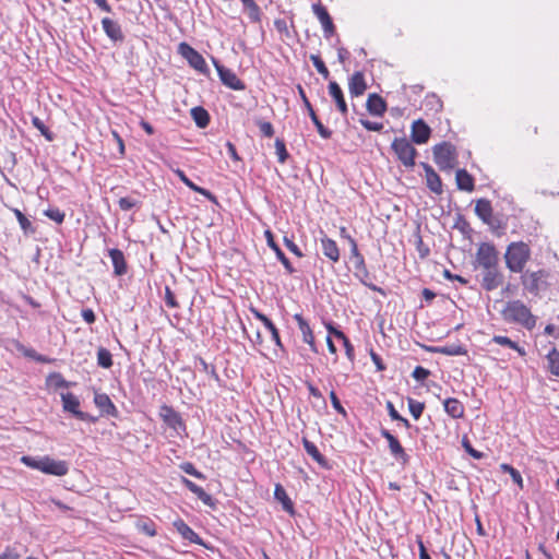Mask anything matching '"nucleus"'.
Instances as JSON below:
<instances>
[{
    "mask_svg": "<svg viewBox=\"0 0 559 559\" xmlns=\"http://www.w3.org/2000/svg\"><path fill=\"white\" fill-rule=\"evenodd\" d=\"M501 316L506 322L520 324L528 330L536 324V318L521 300L508 301L501 310Z\"/></svg>",
    "mask_w": 559,
    "mask_h": 559,
    "instance_id": "1",
    "label": "nucleus"
},
{
    "mask_svg": "<svg viewBox=\"0 0 559 559\" xmlns=\"http://www.w3.org/2000/svg\"><path fill=\"white\" fill-rule=\"evenodd\" d=\"M21 462L29 468L40 471L48 475L64 476L69 472V464L66 461L55 460L49 455L40 457L23 455Z\"/></svg>",
    "mask_w": 559,
    "mask_h": 559,
    "instance_id": "2",
    "label": "nucleus"
},
{
    "mask_svg": "<svg viewBox=\"0 0 559 559\" xmlns=\"http://www.w3.org/2000/svg\"><path fill=\"white\" fill-rule=\"evenodd\" d=\"M506 265L513 273H522L531 259V248L523 241L511 242L504 253Z\"/></svg>",
    "mask_w": 559,
    "mask_h": 559,
    "instance_id": "3",
    "label": "nucleus"
},
{
    "mask_svg": "<svg viewBox=\"0 0 559 559\" xmlns=\"http://www.w3.org/2000/svg\"><path fill=\"white\" fill-rule=\"evenodd\" d=\"M391 148L404 167L413 168L415 166L417 151L405 136L395 138L391 144Z\"/></svg>",
    "mask_w": 559,
    "mask_h": 559,
    "instance_id": "4",
    "label": "nucleus"
},
{
    "mask_svg": "<svg viewBox=\"0 0 559 559\" xmlns=\"http://www.w3.org/2000/svg\"><path fill=\"white\" fill-rule=\"evenodd\" d=\"M433 159L442 170H450L456 163V150L449 142H442L432 147Z\"/></svg>",
    "mask_w": 559,
    "mask_h": 559,
    "instance_id": "5",
    "label": "nucleus"
},
{
    "mask_svg": "<svg viewBox=\"0 0 559 559\" xmlns=\"http://www.w3.org/2000/svg\"><path fill=\"white\" fill-rule=\"evenodd\" d=\"M547 277L548 272L545 270L534 272L526 271L521 276V281L528 293L538 295L542 290H545L548 287Z\"/></svg>",
    "mask_w": 559,
    "mask_h": 559,
    "instance_id": "6",
    "label": "nucleus"
},
{
    "mask_svg": "<svg viewBox=\"0 0 559 559\" xmlns=\"http://www.w3.org/2000/svg\"><path fill=\"white\" fill-rule=\"evenodd\" d=\"M178 52L188 61L189 66L202 74L209 73L203 56L187 43H180Z\"/></svg>",
    "mask_w": 559,
    "mask_h": 559,
    "instance_id": "7",
    "label": "nucleus"
},
{
    "mask_svg": "<svg viewBox=\"0 0 559 559\" xmlns=\"http://www.w3.org/2000/svg\"><path fill=\"white\" fill-rule=\"evenodd\" d=\"M476 266L481 269H491L498 266V252L493 245L483 242L476 252Z\"/></svg>",
    "mask_w": 559,
    "mask_h": 559,
    "instance_id": "8",
    "label": "nucleus"
},
{
    "mask_svg": "<svg viewBox=\"0 0 559 559\" xmlns=\"http://www.w3.org/2000/svg\"><path fill=\"white\" fill-rule=\"evenodd\" d=\"M213 63L224 85L235 91L245 90V84L238 79L234 71L222 66L216 59H213Z\"/></svg>",
    "mask_w": 559,
    "mask_h": 559,
    "instance_id": "9",
    "label": "nucleus"
},
{
    "mask_svg": "<svg viewBox=\"0 0 559 559\" xmlns=\"http://www.w3.org/2000/svg\"><path fill=\"white\" fill-rule=\"evenodd\" d=\"M380 435L388 441L391 454L403 465L408 462L409 456L401 445L400 441L386 429H381Z\"/></svg>",
    "mask_w": 559,
    "mask_h": 559,
    "instance_id": "10",
    "label": "nucleus"
},
{
    "mask_svg": "<svg viewBox=\"0 0 559 559\" xmlns=\"http://www.w3.org/2000/svg\"><path fill=\"white\" fill-rule=\"evenodd\" d=\"M481 286L484 289L490 292L498 288L503 282V275L498 266L491 269H481Z\"/></svg>",
    "mask_w": 559,
    "mask_h": 559,
    "instance_id": "11",
    "label": "nucleus"
},
{
    "mask_svg": "<svg viewBox=\"0 0 559 559\" xmlns=\"http://www.w3.org/2000/svg\"><path fill=\"white\" fill-rule=\"evenodd\" d=\"M430 134L431 129L423 119H417L412 123L411 139L413 143L418 145L425 144L428 142Z\"/></svg>",
    "mask_w": 559,
    "mask_h": 559,
    "instance_id": "12",
    "label": "nucleus"
},
{
    "mask_svg": "<svg viewBox=\"0 0 559 559\" xmlns=\"http://www.w3.org/2000/svg\"><path fill=\"white\" fill-rule=\"evenodd\" d=\"M61 401L66 412L73 414L78 419L87 418V413L80 411V401L73 393H61Z\"/></svg>",
    "mask_w": 559,
    "mask_h": 559,
    "instance_id": "13",
    "label": "nucleus"
},
{
    "mask_svg": "<svg viewBox=\"0 0 559 559\" xmlns=\"http://www.w3.org/2000/svg\"><path fill=\"white\" fill-rule=\"evenodd\" d=\"M160 417L164 423L171 429L179 431L185 430V424L180 415L170 406L164 405L160 408Z\"/></svg>",
    "mask_w": 559,
    "mask_h": 559,
    "instance_id": "14",
    "label": "nucleus"
},
{
    "mask_svg": "<svg viewBox=\"0 0 559 559\" xmlns=\"http://www.w3.org/2000/svg\"><path fill=\"white\" fill-rule=\"evenodd\" d=\"M102 26L107 37L114 43H122L124 40V34L121 29L120 24L109 17L102 20Z\"/></svg>",
    "mask_w": 559,
    "mask_h": 559,
    "instance_id": "15",
    "label": "nucleus"
},
{
    "mask_svg": "<svg viewBox=\"0 0 559 559\" xmlns=\"http://www.w3.org/2000/svg\"><path fill=\"white\" fill-rule=\"evenodd\" d=\"M312 11L322 25V28L324 31V36L325 37L332 36L334 34V25H333L332 19L330 16L329 12L326 11V9L324 7H322L321 4L317 3V4L312 5Z\"/></svg>",
    "mask_w": 559,
    "mask_h": 559,
    "instance_id": "16",
    "label": "nucleus"
},
{
    "mask_svg": "<svg viewBox=\"0 0 559 559\" xmlns=\"http://www.w3.org/2000/svg\"><path fill=\"white\" fill-rule=\"evenodd\" d=\"M294 319L297 322L298 328L302 334V341L310 346V349L313 353H318V349H317V346L314 343V336H313L312 330H311L310 325L308 324V322L304 319V317L300 313H296L294 316Z\"/></svg>",
    "mask_w": 559,
    "mask_h": 559,
    "instance_id": "17",
    "label": "nucleus"
},
{
    "mask_svg": "<svg viewBox=\"0 0 559 559\" xmlns=\"http://www.w3.org/2000/svg\"><path fill=\"white\" fill-rule=\"evenodd\" d=\"M328 88H329V94L334 99L340 112L343 116H346L348 112V108H347V104L345 102L344 94H343L341 86L336 82L331 81L329 83Z\"/></svg>",
    "mask_w": 559,
    "mask_h": 559,
    "instance_id": "18",
    "label": "nucleus"
},
{
    "mask_svg": "<svg viewBox=\"0 0 559 559\" xmlns=\"http://www.w3.org/2000/svg\"><path fill=\"white\" fill-rule=\"evenodd\" d=\"M421 166L425 170L427 187L435 193H441L442 182L439 175L433 170V168L430 165L423 163Z\"/></svg>",
    "mask_w": 559,
    "mask_h": 559,
    "instance_id": "19",
    "label": "nucleus"
},
{
    "mask_svg": "<svg viewBox=\"0 0 559 559\" xmlns=\"http://www.w3.org/2000/svg\"><path fill=\"white\" fill-rule=\"evenodd\" d=\"M348 88L354 97L360 96L366 92L367 84L362 72L357 71L349 78Z\"/></svg>",
    "mask_w": 559,
    "mask_h": 559,
    "instance_id": "20",
    "label": "nucleus"
},
{
    "mask_svg": "<svg viewBox=\"0 0 559 559\" xmlns=\"http://www.w3.org/2000/svg\"><path fill=\"white\" fill-rule=\"evenodd\" d=\"M108 254L114 265V273L121 276L127 273V262L121 250L112 248L108 250Z\"/></svg>",
    "mask_w": 559,
    "mask_h": 559,
    "instance_id": "21",
    "label": "nucleus"
},
{
    "mask_svg": "<svg viewBox=\"0 0 559 559\" xmlns=\"http://www.w3.org/2000/svg\"><path fill=\"white\" fill-rule=\"evenodd\" d=\"M367 110L372 116H383L386 104L378 94H370L366 103Z\"/></svg>",
    "mask_w": 559,
    "mask_h": 559,
    "instance_id": "22",
    "label": "nucleus"
},
{
    "mask_svg": "<svg viewBox=\"0 0 559 559\" xmlns=\"http://www.w3.org/2000/svg\"><path fill=\"white\" fill-rule=\"evenodd\" d=\"M94 403L102 411L103 414L109 416L117 415V408L107 394L96 393L94 396Z\"/></svg>",
    "mask_w": 559,
    "mask_h": 559,
    "instance_id": "23",
    "label": "nucleus"
},
{
    "mask_svg": "<svg viewBox=\"0 0 559 559\" xmlns=\"http://www.w3.org/2000/svg\"><path fill=\"white\" fill-rule=\"evenodd\" d=\"M174 526L185 539L198 545H202V539L200 536L182 520L175 521Z\"/></svg>",
    "mask_w": 559,
    "mask_h": 559,
    "instance_id": "24",
    "label": "nucleus"
},
{
    "mask_svg": "<svg viewBox=\"0 0 559 559\" xmlns=\"http://www.w3.org/2000/svg\"><path fill=\"white\" fill-rule=\"evenodd\" d=\"M492 212V206L489 200L479 199L476 201L475 213L485 224L490 223Z\"/></svg>",
    "mask_w": 559,
    "mask_h": 559,
    "instance_id": "25",
    "label": "nucleus"
},
{
    "mask_svg": "<svg viewBox=\"0 0 559 559\" xmlns=\"http://www.w3.org/2000/svg\"><path fill=\"white\" fill-rule=\"evenodd\" d=\"M322 253L330 259L332 262L340 260V250L336 242L328 237L321 239Z\"/></svg>",
    "mask_w": 559,
    "mask_h": 559,
    "instance_id": "26",
    "label": "nucleus"
},
{
    "mask_svg": "<svg viewBox=\"0 0 559 559\" xmlns=\"http://www.w3.org/2000/svg\"><path fill=\"white\" fill-rule=\"evenodd\" d=\"M265 236H266V239H267V245L275 251V254L277 257V259L282 262V264L284 265L285 270L289 273V274H293L295 272V269L293 267L292 263L289 262V260L286 258V255L284 254V252L280 249V247L274 242L273 240V236H272V233L270 230H266L265 231Z\"/></svg>",
    "mask_w": 559,
    "mask_h": 559,
    "instance_id": "27",
    "label": "nucleus"
},
{
    "mask_svg": "<svg viewBox=\"0 0 559 559\" xmlns=\"http://www.w3.org/2000/svg\"><path fill=\"white\" fill-rule=\"evenodd\" d=\"M445 413L454 419L462 418L464 415L463 404L453 397L445 399L443 401Z\"/></svg>",
    "mask_w": 559,
    "mask_h": 559,
    "instance_id": "28",
    "label": "nucleus"
},
{
    "mask_svg": "<svg viewBox=\"0 0 559 559\" xmlns=\"http://www.w3.org/2000/svg\"><path fill=\"white\" fill-rule=\"evenodd\" d=\"M455 180L460 190L472 192L475 188L474 178L465 169L456 170Z\"/></svg>",
    "mask_w": 559,
    "mask_h": 559,
    "instance_id": "29",
    "label": "nucleus"
},
{
    "mask_svg": "<svg viewBox=\"0 0 559 559\" xmlns=\"http://www.w3.org/2000/svg\"><path fill=\"white\" fill-rule=\"evenodd\" d=\"M182 484L191 491L193 492L204 504H211L212 503V497L209 495L202 487L198 486L190 479L182 477Z\"/></svg>",
    "mask_w": 559,
    "mask_h": 559,
    "instance_id": "30",
    "label": "nucleus"
},
{
    "mask_svg": "<svg viewBox=\"0 0 559 559\" xmlns=\"http://www.w3.org/2000/svg\"><path fill=\"white\" fill-rule=\"evenodd\" d=\"M348 240L350 242V260L355 270H362L365 272V259L358 250L356 240L350 236H348Z\"/></svg>",
    "mask_w": 559,
    "mask_h": 559,
    "instance_id": "31",
    "label": "nucleus"
},
{
    "mask_svg": "<svg viewBox=\"0 0 559 559\" xmlns=\"http://www.w3.org/2000/svg\"><path fill=\"white\" fill-rule=\"evenodd\" d=\"M491 343H496L498 345H501V346H504V347H509L515 352H518V354L522 357H524L526 355V350L524 347H521L518 345V343L513 342L511 338H509L508 336H503V335H495L492 338H491Z\"/></svg>",
    "mask_w": 559,
    "mask_h": 559,
    "instance_id": "32",
    "label": "nucleus"
},
{
    "mask_svg": "<svg viewBox=\"0 0 559 559\" xmlns=\"http://www.w3.org/2000/svg\"><path fill=\"white\" fill-rule=\"evenodd\" d=\"M274 497L276 500H278L282 506H283V509L289 513H294V506H293V502L290 500V498L288 497L286 490L283 488L282 485L277 484L275 486V490H274Z\"/></svg>",
    "mask_w": 559,
    "mask_h": 559,
    "instance_id": "33",
    "label": "nucleus"
},
{
    "mask_svg": "<svg viewBox=\"0 0 559 559\" xmlns=\"http://www.w3.org/2000/svg\"><path fill=\"white\" fill-rule=\"evenodd\" d=\"M302 444H304V448H305V451L307 452V454H309L318 464H320L321 466L326 465L325 457L320 453V451L318 450V448L314 443H312L308 439L304 438Z\"/></svg>",
    "mask_w": 559,
    "mask_h": 559,
    "instance_id": "34",
    "label": "nucleus"
},
{
    "mask_svg": "<svg viewBox=\"0 0 559 559\" xmlns=\"http://www.w3.org/2000/svg\"><path fill=\"white\" fill-rule=\"evenodd\" d=\"M329 333L333 334L336 338L341 340L343 342V345L345 347L346 356L353 360L354 359V346L350 344L349 340L346 337V335L332 326L331 324L328 325Z\"/></svg>",
    "mask_w": 559,
    "mask_h": 559,
    "instance_id": "35",
    "label": "nucleus"
},
{
    "mask_svg": "<svg viewBox=\"0 0 559 559\" xmlns=\"http://www.w3.org/2000/svg\"><path fill=\"white\" fill-rule=\"evenodd\" d=\"M191 117L199 128H205L210 122L209 112L200 106L193 107L191 109Z\"/></svg>",
    "mask_w": 559,
    "mask_h": 559,
    "instance_id": "36",
    "label": "nucleus"
},
{
    "mask_svg": "<svg viewBox=\"0 0 559 559\" xmlns=\"http://www.w3.org/2000/svg\"><path fill=\"white\" fill-rule=\"evenodd\" d=\"M176 175H177V176L180 178V180H181V181H182L187 187H189L191 190H193V191H195V192H198V193H200V194H202V195H204V197H206V198H209V199H211V198H212V193H211L209 190H206V189H204V188H201V187H199V186L194 185V183H193V182H192V181H191V180L186 176V174H185L182 170L177 169V170H176Z\"/></svg>",
    "mask_w": 559,
    "mask_h": 559,
    "instance_id": "37",
    "label": "nucleus"
},
{
    "mask_svg": "<svg viewBox=\"0 0 559 559\" xmlns=\"http://www.w3.org/2000/svg\"><path fill=\"white\" fill-rule=\"evenodd\" d=\"M243 8L248 11V16L251 22H260L261 11L254 0H241Z\"/></svg>",
    "mask_w": 559,
    "mask_h": 559,
    "instance_id": "38",
    "label": "nucleus"
},
{
    "mask_svg": "<svg viewBox=\"0 0 559 559\" xmlns=\"http://www.w3.org/2000/svg\"><path fill=\"white\" fill-rule=\"evenodd\" d=\"M548 369L551 374L559 377V352L552 348L547 355Z\"/></svg>",
    "mask_w": 559,
    "mask_h": 559,
    "instance_id": "39",
    "label": "nucleus"
},
{
    "mask_svg": "<svg viewBox=\"0 0 559 559\" xmlns=\"http://www.w3.org/2000/svg\"><path fill=\"white\" fill-rule=\"evenodd\" d=\"M309 116H310L311 121L316 126L320 136L323 138V139H330L331 135H332V131L329 130L328 128H325L322 124V122L319 120V118H318V116H317V114L314 112L313 109H310V115Z\"/></svg>",
    "mask_w": 559,
    "mask_h": 559,
    "instance_id": "40",
    "label": "nucleus"
},
{
    "mask_svg": "<svg viewBox=\"0 0 559 559\" xmlns=\"http://www.w3.org/2000/svg\"><path fill=\"white\" fill-rule=\"evenodd\" d=\"M97 364L106 369L112 366V356L108 349L102 347L97 350Z\"/></svg>",
    "mask_w": 559,
    "mask_h": 559,
    "instance_id": "41",
    "label": "nucleus"
},
{
    "mask_svg": "<svg viewBox=\"0 0 559 559\" xmlns=\"http://www.w3.org/2000/svg\"><path fill=\"white\" fill-rule=\"evenodd\" d=\"M432 352L444 354V355H450V356L463 355L465 353V350L460 345H449V346L436 347L432 349Z\"/></svg>",
    "mask_w": 559,
    "mask_h": 559,
    "instance_id": "42",
    "label": "nucleus"
},
{
    "mask_svg": "<svg viewBox=\"0 0 559 559\" xmlns=\"http://www.w3.org/2000/svg\"><path fill=\"white\" fill-rule=\"evenodd\" d=\"M501 469L508 474H510V477L512 480L518 484L521 488H523V478L518 469L512 467L509 464H501Z\"/></svg>",
    "mask_w": 559,
    "mask_h": 559,
    "instance_id": "43",
    "label": "nucleus"
},
{
    "mask_svg": "<svg viewBox=\"0 0 559 559\" xmlns=\"http://www.w3.org/2000/svg\"><path fill=\"white\" fill-rule=\"evenodd\" d=\"M425 405L413 399H408V409L413 417L417 420L424 412Z\"/></svg>",
    "mask_w": 559,
    "mask_h": 559,
    "instance_id": "44",
    "label": "nucleus"
},
{
    "mask_svg": "<svg viewBox=\"0 0 559 559\" xmlns=\"http://www.w3.org/2000/svg\"><path fill=\"white\" fill-rule=\"evenodd\" d=\"M275 150H276V155H277L278 162L281 164H284L287 160L289 155L286 150L285 142L282 139L275 140Z\"/></svg>",
    "mask_w": 559,
    "mask_h": 559,
    "instance_id": "45",
    "label": "nucleus"
},
{
    "mask_svg": "<svg viewBox=\"0 0 559 559\" xmlns=\"http://www.w3.org/2000/svg\"><path fill=\"white\" fill-rule=\"evenodd\" d=\"M310 60L312 61L317 71L325 79H328L330 73L322 59L317 55H311Z\"/></svg>",
    "mask_w": 559,
    "mask_h": 559,
    "instance_id": "46",
    "label": "nucleus"
},
{
    "mask_svg": "<svg viewBox=\"0 0 559 559\" xmlns=\"http://www.w3.org/2000/svg\"><path fill=\"white\" fill-rule=\"evenodd\" d=\"M47 381L50 385H53L55 388H68L69 386V382L66 381L64 378L58 372L51 373L48 377Z\"/></svg>",
    "mask_w": 559,
    "mask_h": 559,
    "instance_id": "47",
    "label": "nucleus"
},
{
    "mask_svg": "<svg viewBox=\"0 0 559 559\" xmlns=\"http://www.w3.org/2000/svg\"><path fill=\"white\" fill-rule=\"evenodd\" d=\"M45 215L57 224H61L66 216L64 213L57 207L46 210Z\"/></svg>",
    "mask_w": 559,
    "mask_h": 559,
    "instance_id": "48",
    "label": "nucleus"
},
{
    "mask_svg": "<svg viewBox=\"0 0 559 559\" xmlns=\"http://www.w3.org/2000/svg\"><path fill=\"white\" fill-rule=\"evenodd\" d=\"M13 213H14L16 219L19 221L21 228L25 233H27L32 227V223L29 222V219L17 209H14Z\"/></svg>",
    "mask_w": 559,
    "mask_h": 559,
    "instance_id": "49",
    "label": "nucleus"
},
{
    "mask_svg": "<svg viewBox=\"0 0 559 559\" xmlns=\"http://www.w3.org/2000/svg\"><path fill=\"white\" fill-rule=\"evenodd\" d=\"M180 468L186 473L195 478L203 479L204 475L199 472L192 463L186 462L180 465Z\"/></svg>",
    "mask_w": 559,
    "mask_h": 559,
    "instance_id": "50",
    "label": "nucleus"
},
{
    "mask_svg": "<svg viewBox=\"0 0 559 559\" xmlns=\"http://www.w3.org/2000/svg\"><path fill=\"white\" fill-rule=\"evenodd\" d=\"M32 123L33 126L39 130L41 132V134L48 140V141H51L52 140V135L51 133L49 132V130L46 128V126L44 124V122L38 118V117H33L32 119Z\"/></svg>",
    "mask_w": 559,
    "mask_h": 559,
    "instance_id": "51",
    "label": "nucleus"
},
{
    "mask_svg": "<svg viewBox=\"0 0 559 559\" xmlns=\"http://www.w3.org/2000/svg\"><path fill=\"white\" fill-rule=\"evenodd\" d=\"M359 122L361 126L368 131H381L383 129V124L381 122H374L367 119H360Z\"/></svg>",
    "mask_w": 559,
    "mask_h": 559,
    "instance_id": "52",
    "label": "nucleus"
},
{
    "mask_svg": "<svg viewBox=\"0 0 559 559\" xmlns=\"http://www.w3.org/2000/svg\"><path fill=\"white\" fill-rule=\"evenodd\" d=\"M264 326L271 332V336H272V340L274 341V343L278 347H282L283 345H282V342H281L278 330L276 329L274 323L270 320Z\"/></svg>",
    "mask_w": 559,
    "mask_h": 559,
    "instance_id": "53",
    "label": "nucleus"
},
{
    "mask_svg": "<svg viewBox=\"0 0 559 559\" xmlns=\"http://www.w3.org/2000/svg\"><path fill=\"white\" fill-rule=\"evenodd\" d=\"M430 374V371L421 366H417L412 376L413 378L416 380V381H424L425 379H427Z\"/></svg>",
    "mask_w": 559,
    "mask_h": 559,
    "instance_id": "54",
    "label": "nucleus"
},
{
    "mask_svg": "<svg viewBox=\"0 0 559 559\" xmlns=\"http://www.w3.org/2000/svg\"><path fill=\"white\" fill-rule=\"evenodd\" d=\"M355 275L360 280V282L371 288L372 290H380L376 285L368 284L366 278L369 277V272L365 266V272L362 270H355Z\"/></svg>",
    "mask_w": 559,
    "mask_h": 559,
    "instance_id": "55",
    "label": "nucleus"
},
{
    "mask_svg": "<svg viewBox=\"0 0 559 559\" xmlns=\"http://www.w3.org/2000/svg\"><path fill=\"white\" fill-rule=\"evenodd\" d=\"M258 126L260 128L261 133L266 136L271 138L274 134V128L271 122L267 121H259Z\"/></svg>",
    "mask_w": 559,
    "mask_h": 559,
    "instance_id": "56",
    "label": "nucleus"
},
{
    "mask_svg": "<svg viewBox=\"0 0 559 559\" xmlns=\"http://www.w3.org/2000/svg\"><path fill=\"white\" fill-rule=\"evenodd\" d=\"M330 400H331V403H332V406L333 408L338 413V414H342V415H345L346 412H345V408L342 406L336 393L334 391H331L330 392Z\"/></svg>",
    "mask_w": 559,
    "mask_h": 559,
    "instance_id": "57",
    "label": "nucleus"
},
{
    "mask_svg": "<svg viewBox=\"0 0 559 559\" xmlns=\"http://www.w3.org/2000/svg\"><path fill=\"white\" fill-rule=\"evenodd\" d=\"M136 201L132 198H120L118 201L119 207L122 211H129L136 205Z\"/></svg>",
    "mask_w": 559,
    "mask_h": 559,
    "instance_id": "58",
    "label": "nucleus"
},
{
    "mask_svg": "<svg viewBox=\"0 0 559 559\" xmlns=\"http://www.w3.org/2000/svg\"><path fill=\"white\" fill-rule=\"evenodd\" d=\"M165 304L169 308L178 307V302L175 298V295L173 294V292L170 290L169 287H166V289H165Z\"/></svg>",
    "mask_w": 559,
    "mask_h": 559,
    "instance_id": "59",
    "label": "nucleus"
},
{
    "mask_svg": "<svg viewBox=\"0 0 559 559\" xmlns=\"http://www.w3.org/2000/svg\"><path fill=\"white\" fill-rule=\"evenodd\" d=\"M284 242H285L286 248L290 252H293L295 255H297L299 258H301L304 255L302 252L300 251V249L298 248V246L293 240L285 237Z\"/></svg>",
    "mask_w": 559,
    "mask_h": 559,
    "instance_id": "60",
    "label": "nucleus"
},
{
    "mask_svg": "<svg viewBox=\"0 0 559 559\" xmlns=\"http://www.w3.org/2000/svg\"><path fill=\"white\" fill-rule=\"evenodd\" d=\"M82 318L88 324L94 323L95 320H96L94 311L92 309H90V308H86V309L82 310Z\"/></svg>",
    "mask_w": 559,
    "mask_h": 559,
    "instance_id": "61",
    "label": "nucleus"
},
{
    "mask_svg": "<svg viewBox=\"0 0 559 559\" xmlns=\"http://www.w3.org/2000/svg\"><path fill=\"white\" fill-rule=\"evenodd\" d=\"M386 409L389 412V415L392 420H400L402 419V416L399 414V412L395 409L393 403L391 401L386 402Z\"/></svg>",
    "mask_w": 559,
    "mask_h": 559,
    "instance_id": "62",
    "label": "nucleus"
},
{
    "mask_svg": "<svg viewBox=\"0 0 559 559\" xmlns=\"http://www.w3.org/2000/svg\"><path fill=\"white\" fill-rule=\"evenodd\" d=\"M370 356L379 371H382L385 369V366L383 365L382 359L380 358L379 355H377L374 352H371Z\"/></svg>",
    "mask_w": 559,
    "mask_h": 559,
    "instance_id": "63",
    "label": "nucleus"
},
{
    "mask_svg": "<svg viewBox=\"0 0 559 559\" xmlns=\"http://www.w3.org/2000/svg\"><path fill=\"white\" fill-rule=\"evenodd\" d=\"M226 147H227V152L229 154V156L234 159V160H239L240 157L236 151V147L235 145L231 143V142H227L226 143Z\"/></svg>",
    "mask_w": 559,
    "mask_h": 559,
    "instance_id": "64",
    "label": "nucleus"
}]
</instances>
